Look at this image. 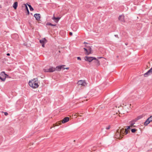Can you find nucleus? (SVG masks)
Here are the masks:
<instances>
[{
    "label": "nucleus",
    "mask_w": 152,
    "mask_h": 152,
    "mask_svg": "<svg viewBox=\"0 0 152 152\" xmlns=\"http://www.w3.org/2000/svg\"><path fill=\"white\" fill-rule=\"evenodd\" d=\"M38 83L39 81L37 78H36L30 81L29 82V85L32 88H35L39 87Z\"/></svg>",
    "instance_id": "nucleus-1"
},
{
    "label": "nucleus",
    "mask_w": 152,
    "mask_h": 152,
    "mask_svg": "<svg viewBox=\"0 0 152 152\" xmlns=\"http://www.w3.org/2000/svg\"><path fill=\"white\" fill-rule=\"evenodd\" d=\"M85 59L86 61L91 62L93 60H96V58L94 57L86 56L85 57Z\"/></svg>",
    "instance_id": "nucleus-2"
},
{
    "label": "nucleus",
    "mask_w": 152,
    "mask_h": 152,
    "mask_svg": "<svg viewBox=\"0 0 152 152\" xmlns=\"http://www.w3.org/2000/svg\"><path fill=\"white\" fill-rule=\"evenodd\" d=\"M139 119L138 118H137L134 119L132 120V121L129 122L130 126L131 127H134L135 126H134V125L135 124V122H136Z\"/></svg>",
    "instance_id": "nucleus-3"
},
{
    "label": "nucleus",
    "mask_w": 152,
    "mask_h": 152,
    "mask_svg": "<svg viewBox=\"0 0 152 152\" xmlns=\"http://www.w3.org/2000/svg\"><path fill=\"white\" fill-rule=\"evenodd\" d=\"M5 75L4 72H1L0 74V79L2 81H5Z\"/></svg>",
    "instance_id": "nucleus-4"
},
{
    "label": "nucleus",
    "mask_w": 152,
    "mask_h": 152,
    "mask_svg": "<svg viewBox=\"0 0 152 152\" xmlns=\"http://www.w3.org/2000/svg\"><path fill=\"white\" fill-rule=\"evenodd\" d=\"M78 84L79 85H80L81 86H86L87 84L85 82V80H79L78 82Z\"/></svg>",
    "instance_id": "nucleus-5"
},
{
    "label": "nucleus",
    "mask_w": 152,
    "mask_h": 152,
    "mask_svg": "<svg viewBox=\"0 0 152 152\" xmlns=\"http://www.w3.org/2000/svg\"><path fill=\"white\" fill-rule=\"evenodd\" d=\"M151 74H152V67L147 72L144 74V76L145 77H147Z\"/></svg>",
    "instance_id": "nucleus-6"
},
{
    "label": "nucleus",
    "mask_w": 152,
    "mask_h": 152,
    "mask_svg": "<svg viewBox=\"0 0 152 152\" xmlns=\"http://www.w3.org/2000/svg\"><path fill=\"white\" fill-rule=\"evenodd\" d=\"M115 138L119 139H121V134L119 132V130H118L117 131V132H116L115 135Z\"/></svg>",
    "instance_id": "nucleus-7"
},
{
    "label": "nucleus",
    "mask_w": 152,
    "mask_h": 152,
    "mask_svg": "<svg viewBox=\"0 0 152 152\" xmlns=\"http://www.w3.org/2000/svg\"><path fill=\"white\" fill-rule=\"evenodd\" d=\"M118 20L121 22H124V15H120L118 17Z\"/></svg>",
    "instance_id": "nucleus-8"
},
{
    "label": "nucleus",
    "mask_w": 152,
    "mask_h": 152,
    "mask_svg": "<svg viewBox=\"0 0 152 152\" xmlns=\"http://www.w3.org/2000/svg\"><path fill=\"white\" fill-rule=\"evenodd\" d=\"M119 132L121 134H127L128 133V132L126 129H125V130L124 131V129H121L119 131Z\"/></svg>",
    "instance_id": "nucleus-9"
},
{
    "label": "nucleus",
    "mask_w": 152,
    "mask_h": 152,
    "mask_svg": "<svg viewBox=\"0 0 152 152\" xmlns=\"http://www.w3.org/2000/svg\"><path fill=\"white\" fill-rule=\"evenodd\" d=\"M87 49L88 53H86V55H89L90 54L92 53L91 48L90 46L87 47Z\"/></svg>",
    "instance_id": "nucleus-10"
},
{
    "label": "nucleus",
    "mask_w": 152,
    "mask_h": 152,
    "mask_svg": "<svg viewBox=\"0 0 152 152\" xmlns=\"http://www.w3.org/2000/svg\"><path fill=\"white\" fill-rule=\"evenodd\" d=\"M69 120V118L68 117H66L64 118V119L61 121L62 123L63 124L65 123Z\"/></svg>",
    "instance_id": "nucleus-11"
},
{
    "label": "nucleus",
    "mask_w": 152,
    "mask_h": 152,
    "mask_svg": "<svg viewBox=\"0 0 152 152\" xmlns=\"http://www.w3.org/2000/svg\"><path fill=\"white\" fill-rule=\"evenodd\" d=\"M34 17H35L37 20H40V16L39 14H35L34 15Z\"/></svg>",
    "instance_id": "nucleus-12"
},
{
    "label": "nucleus",
    "mask_w": 152,
    "mask_h": 152,
    "mask_svg": "<svg viewBox=\"0 0 152 152\" xmlns=\"http://www.w3.org/2000/svg\"><path fill=\"white\" fill-rule=\"evenodd\" d=\"M60 18L58 17H55L54 15L53 17L52 18V19L55 22L57 23Z\"/></svg>",
    "instance_id": "nucleus-13"
},
{
    "label": "nucleus",
    "mask_w": 152,
    "mask_h": 152,
    "mask_svg": "<svg viewBox=\"0 0 152 152\" xmlns=\"http://www.w3.org/2000/svg\"><path fill=\"white\" fill-rule=\"evenodd\" d=\"M39 42L41 44L45 43L47 42V41L45 38L39 40Z\"/></svg>",
    "instance_id": "nucleus-14"
},
{
    "label": "nucleus",
    "mask_w": 152,
    "mask_h": 152,
    "mask_svg": "<svg viewBox=\"0 0 152 152\" xmlns=\"http://www.w3.org/2000/svg\"><path fill=\"white\" fill-rule=\"evenodd\" d=\"M149 119L148 118L146 120V121L144 122V125H147L151 121H150Z\"/></svg>",
    "instance_id": "nucleus-15"
},
{
    "label": "nucleus",
    "mask_w": 152,
    "mask_h": 152,
    "mask_svg": "<svg viewBox=\"0 0 152 152\" xmlns=\"http://www.w3.org/2000/svg\"><path fill=\"white\" fill-rule=\"evenodd\" d=\"M63 66H56V68H55V70H58V71H60V70L63 68Z\"/></svg>",
    "instance_id": "nucleus-16"
},
{
    "label": "nucleus",
    "mask_w": 152,
    "mask_h": 152,
    "mask_svg": "<svg viewBox=\"0 0 152 152\" xmlns=\"http://www.w3.org/2000/svg\"><path fill=\"white\" fill-rule=\"evenodd\" d=\"M55 68L53 67H51L49 68V72H52L55 71Z\"/></svg>",
    "instance_id": "nucleus-17"
},
{
    "label": "nucleus",
    "mask_w": 152,
    "mask_h": 152,
    "mask_svg": "<svg viewBox=\"0 0 152 152\" xmlns=\"http://www.w3.org/2000/svg\"><path fill=\"white\" fill-rule=\"evenodd\" d=\"M18 6V3L17 2H15L13 4V7L15 9H16Z\"/></svg>",
    "instance_id": "nucleus-18"
},
{
    "label": "nucleus",
    "mask_w": 152,
    "mask_h": 152,
    "mask_svg": "<svg viewBox=\"0 0 152 152\" xmlns=\"http://www.w3.org/2000/svg\"><path fill=\"white\" fill-rule=\"evenodd\" d=\"M95 60V63L96 64L97 66L99 65V61L98 60H97L96 59Z\"/></svg>",
    "instance_id": "nucleus-19"
},
{
    "label": "nucleus",
    "mask_w": 152,
    "mask_h": 152,
    "mask_svg": "<svg viewBox=\"0 0 152 152\" xmlns=\"http://www.w3.org/2000/svg\"><path fill=\"white\" fill-rule=\"evenodd\" d=\"M27 5L29 7L31 11H32L34 10V9L32 8V7L30 5L28 4H27Z\"/></svg>",
    "instance_id": "nucleus-20"
},
{
    "label": "nucleus",
    "mask_w": 152,
    "mask_h": 152,
    "mask_svg": "<svg viewBox=\"0 0 152 152\" xmlns=\"http://www.w3.org/2000/svg\"><path fill=\"white\" fill-rule=\"evenodd\" d=\"M43 71L45 72H49V68L44 69Z\"/></svg>",
    "instance_id": "nucleus-21"
},
{
    "label": "nucleus",
    "mask_w": 152,
    "mask_h": 152,
    "mask_svg": "<svg viewBox=\"0 0 152 152\" xmlns=\"http://www.w3.org/2000/svg\"><path fill=\"white\" fill-rule=\"evenodd\" d=\"M47 25H50V26H56V24H51V23H48L47 24Z\"/></svg>",
    "instance_id": "nucleus-22"
},
{
    "label": "nucleus",
    "mask_w": 152,
    "mask_h": 152,
    "mask_svg": "<svg viewBox=\"0 0 152 152\" xmlns=\"http://www.w3.org/2000/svg\"><path fill=\"white\" fill-rule=\"evenodd\" d=\"M58 124L59 125H60L61 124V122L60 121H58V122H57L56 124H55V125L54 126H58Z\"/></svg>",
    "instance_id": "nucleus-23"
},
{
    "label": "nucleus",
    "mask_w": 152,
    "mask_h": 152,
    "mask_svg": "<svg viewBox=\"0 0 152 152\" xmlns=\"http://www.w3.org/2000/svg\"><path fill=\"white\" fill-rule=\"evenodd\" d=\"M137 131V129H131V132L132 133H134Z\"/></svg>",
    "instance_id": "nucleus-24"
},
{
    "label": "nucleus",
    "mask_w": 152,
    "mask_h": 152,
    "mask_svg": "<svg viewBox=\"0 0 152 152\" xmlns=\"http://www.w3.org/2000/svg\"><path fill=\"white\" fill-rule=\"evenodd\" d=\"M84 49L85 51H86V53H85V54H86V53H88L87 47V48H84Z\"/></svg>",
    "instance_id": "nucleus-25"
},
{
    "label": "nucleus",
    "mask_w": 152,
    "mask_h": 152,
    "mask_svg": "<svg viewBox=\"0 0 152 152\" xmlns=\"http://www.w3.org/2000/svg\"><path fill=\"white\" fill-rule=\"evenodd\" d=\"M84 49L85 51H86V53H85V54H86V53H88L87 47V48H84Z\"/></svg>",
    "instance_id": "nucleus-26"
},
{
    "label": "nucleus",
    "mask_w": 152,
    "mask_h": 152,
    "mask_svg": "<svg viewBox=\"0 0 152 152\" xmlns=\"http://www.w3.org/2000/svg\"><path fill=\"white\" fill-rule=\"evenodd\" d=\"M5 80L6 79V78H10L11 77H9L8 75L7 74H6L5 73Z\"/></svg>",
    "instance_id": "nucleus-27"
},
{
    "label": "nucleus",
    "mask_w": 152,
    "mask_h": 152,
    "mask_svg": "<svg viewBox=\"0 0 152 152\" xmlns=\"http://www.w3.org/2000/svg\"><path fill=\"white\" fill-rule=\"evenodd\" d=\"M110 126H109L107 127L106 128V129L107 130H108L110 129Z\"/></svg>",
    "instance_id": "nucleus-28"
},
{
    "label": "nucleus",
    "mask_w": 152,
    "mask_h": 152,
    "mask_svg": "<svg viewBox=\"0 0 152 152\" xmlns=\"http://www.w3.org/2000/svg\"><path fill=\"white\" fill-rule=\"evenodd\" d=\"M150 118V119H149L150 121L151 122L152 121V115L150 117L148 118Z\"/></svg>",
    "instance_id": "nucleus-29"
},
{
    "label": "nucleus",
    "mask_w": 152,
    "mask_h": 152,
    "mask_svg": "<svg viewBox=\"0 0 152 152\" xmlns=\"http://www.w3.org/2000/svg\"><path fill=\"white\" fill-rule=\"evenodd\" d=\"M131 127V126H127V128L126 129H126L127 130L128 129H129L130 128V127Z\"/></svg>",
    "instance_id": "nucleus-30"
},
{
    "label": "nucleus",
    "mask_w": 152,
    "mask_h": 152,
    "mask_svg": "<svg viewBox=\"0 0 152 152\" xmlns=\"http://www.w3.org/2000/svg\"><path fill=\"white\" fill-rule=\"evenodd\" d=\"M77 60H81V59L79 57H77Z\"/></svg>",
    "instance_id": "nucleus-31"
},
{
    "label": "nucleus",
    "mask_w": 152,
    "mask_h": 152,
    "mask_svg": "<svg viewBox=\"0 0 152 152\" xmlns=\"http://www.w3.org/2000/svg\"><path fill=\"white\" fill-rule=\"evenodd\" d=\"M24 5L25 6L26 8V10H27V9H28V7H27V6H26V5L25 4H24Z\"/></svg>",
    "instance_id": "nucleus-32"
},
{
    "label": "nucleus",
    "mask_w": 152,
    "mask_h": 152,
    "mask_svg": "<svg viewBox=\"0 0 152 152\" xmlns=\"http://www.w3.org/2000/svg\"><path fill=\"white\" fill-rule=\"evenodd\" d=\"M4 114L5 115H8V113L7 112H4Z\"/></svg>",
    "instance_id": "nucleus-33"
},
{
    "label": "nucleus",
    "mask_w": 152,
    "mask_h": 152,
    "mask_svg": "<svg viewBox=\"0 0 152 152\" xmlns=\"http://www.w3.org/2000/svg\"><path fill=\"white\" fill-rule=\"evenodd\" d=\"M69 34L71 36H72V32H69Z\"/></svg>",
    "instance_id": "nucleus-34"
},
{
    "label": "nucleus",
    "mask_w": 152,
    "mask_h": 152,
    "mask_svg": "<svg viewBox=\"0 0 152 152\" xmlns=\"http://www.w3.org/2000/svg\"><path fill=\"white\" fill-rule=\"evenodd\" d=\"M45 43H43V44H42V46L43 47H44V46H45Z\"/></svg>",
    "instance_id": "nucleus-35"
},
{
    "label": "nucleus",
    "mask_w": 152,
    "mask_h": 152,
    "mask_svg": "<svg viewBox=\"0 0 152 152\" xmlns=\"http://www.w3.org/2000/svg\"><path fill=\"white\" fill-rule=\"evenodd\" d=\"M27 12L28 14V15L29 14V11L27 9Z\"/></svg>",
    "instance_id": "nucleus-36"
},
{
    "label": "nucleus",
    "mask_w": 152,
    "mask_h": 152,
    "mask_svg": "<svg viewBox=\"0 0 152 152\" xmlns=\"http://www.w3.org/2000/svg\"><path fill=\"white\" fill-rule=\"evenodd\" d=\"M115 36L116 37L118 38V35H115Z\"/></svg>",
    "instance_id": "nucleus-37"
},
{
    "label": "nucleus",
    "mask_w": 152,
    "mask_h": 152,
    "mask_svg": "<svg viewBox=\"0 0 152 152\" xmlns=\"http://www.w3.org/2000/svg\"><path fill=\"white\" fill-rule=\"evenodd\" d=\"M7 55L8 56H10V54L9 53H7Z\"/></svg>",
    "instance_id": "nucleus-38"
},
{
    "label": "nucleus",
    "mask_w": 152,
    "mask_h": 152,
    "mask_svg": "<svg viewBox=\"0 0 152 152\" xmlns=\"http://www.w3.org/2000/svg\"><path fill=\"white\" fill-rule=\"evenodd\" d=\"M14 35H15V36H18V35L16 34H15Z\"/></svg>",
    "instance_id": "nucleus-39"
},
{
    "label": "nucleus",
    "mask_w": 152,
    "mask_h": 152,
    "mask_svg": "<svg viewBox=\"0 0 152 152\" xmlns=\"http://www.w3.org/2000/svg\"><path fill=\"white\" fill-rule=\"evenodd\" d=\"M66 69H69V68H68V67L66 68Z\"/></svg>",
    "instance_id": "nucleus-40"
}]
</instances>
